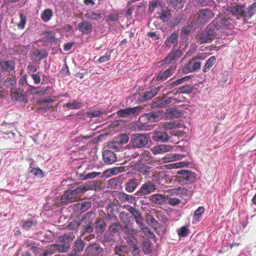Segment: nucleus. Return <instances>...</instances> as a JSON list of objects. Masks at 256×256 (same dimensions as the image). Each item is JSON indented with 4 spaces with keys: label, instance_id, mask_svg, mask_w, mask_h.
<instances>
[{
    "label": "nucleus",
    "instance_id": "c03bdc74",
    "mask_svg": "<svg viewBox=\"0 0 256 256\" xmlns=\"http://www.w3.org/2000/svg\"><path fill=\"white\" fill-rule=\"evenodd\" d=\"M174 100V98L172 97L164 96L158 101V106H164L165 105L171 103Z\"/></svg>",
    "mask_w": 256,
    "mask_h": 256
},
{
    "label": "nucleus",
    "instance_id": "a878e982",
    "mask_svg": "<svg viewBox=\"0 0 256 256\" xmlns=\"http://www.w3.org/2000/svg\"><path fill=\"white\" fill-rule=\"evenodd\" d=\"M47 54L43 49L36 50L32 54V58L35 62L39 61L46 56Z\"/></svg>",
    "mask_w": 256,
    "mask_h": 256
},
{
    "label": "nucleus",
    "instance_id": "423d86ee",
    "mask_svg": "<svg viewBox=\"0 0 256 256\" xmlns=\"http://www.w3.org/2000/svg\"><path fill=\"white\" fill-rule=\"evenodd\" d=\"M136 169V171L144 176L146 179L154 176L156 173V171L152 166L144 164H138Z\"/></svg>",
    "mask_w": 256,
    "mask_h": 256
},
{
    "label": "nucleus",
    "instance_id": "c85d7f7f",
    "mask_svg": "<svg viewBox=\"0 0 256 256\" xmlns=\"http://www.w3.org/2000/svg\"><path fill=\"white\" fill-rule=\"evenodd\" d=\"M128 254V248L126 246L120 245L115 248L114 256H126Z\"/></svg>",
    "mask_w": 256,
    "mask_h": 256
},
{
    "label": "nucleus",
    "instance_id": "7ed1b4c3",
    "mask_svg": "<svg viewBox=\"0 0 256 256\" xmlns=\"http://www.w3.org/2000/svg\"><path fill=\"white\" fill-rule=\"evenodd\" d=\"M204 56H194L188 63L186 64L182 68V70L184 74H187L192 72L200 70L202 62L200 60H204Z\"/></svg>",
    "mask_w": 256,
    "mask_h": 256
},
{
    "label": "nucleus",
    "instance_id": "393cba45",
    "mask_svg": "<svg viewBox=\"0 0 256 256\" xmlns=\"http://www.w3.org/2000/svg\"><path fill=\"white\" fill-rule=\"evenodd\" d=\"M166 196L160 194H154L150 196V200L157 204H162L166 202Z\"/></svg>",
    "mask_w": 256,
    "mask_h": 256
},
{
    "label": "nucleus",
    "instance_id": "f704fd0d",
    "mask_svg": "<svg viewBox=\"0 0 256 256\" xmlns=\"http://www.w3.org/2000/svg\"><path fill=\"white\" fill-rule=\"evenodd\" d=\"M163 4L160 0H154L149 2L148 10L152 13L156 8H162Z\"/></svg>",
    "mask_w": 256,
    "mask_h": 256
},
{
    "label": "nucleus",
    "instance_id": "774afa93",
    "mask_svg": "<svg viewBox=\"0 0 256 256\" xmlns=\"http://www.w3.org/2000/svg\"><path fill=\"white\" fill-rule=\"evenodd\" d=\"M31 76L32 80H34L35 84H38L40 83L41 79L40 77V74L39 72L34 74H32Z\"/></svg>",
    "mask_w": 256,
    "mask_h": 256
},
{
    "label": "nucleus",
    "instance_id": "e2e57ef3",
    "mask_svg": "<svg viewBox=\"0 0 256 256\" xmlns=\"http://www.w3.org/2000/svg\"><path fill=\"white\" fill-rule=\"evenodd\" d=\"M5 83L8 86H14L16 83V78L14 77H8L5 81Z\"/></svg>",
    "mask_w": 256,
    "mask_h": 256
},
{
    "label": "nucleus",
    "instance_id": "cd10ccee",
    "mask_svg": "<svg viewBox=\"0 0 256 256\" xmlns=\"http://www.w3.org/2000/svg\"><path fill=\"white\" fill-rule=\"evenodd\" d=\"M84 106L82 102L80 101L72 100L67 102L65 106L68 109L78 110L82 108Z\"/></svg>",
    "mask_w": 256,
    "mask_h": 256
},
{
    "label": "nucleus",
    "instance_id": "e433bc0d",
    "mask_svg": "<svg viewBox=\"0 0 256 256\" xmlns=\"http://www.w3.org/2000/svg\"><path fill=\"white\" fill-rule=\"evenodd\" d=\"M256 11V2L252 5L248 6L247 8H245L246 18H250L254 14Z\"/></svg>",
    "mask_w": 256,
    "mask_h": 256
},
{
    "label": "nucleus",
    "instance_id": "bb28decb",
    "mask_svg": "<svg viewBox=\"0 0 256 256\" xmlns=\"http://www.w3.org/2000/svg\"><path fill=\"white\" fill-rule=\"evenodd\" d=\"M0 66L2 70L10 72L14 69V64L13 61L4 60L0 62Z\"/></svg>",
    "mask_w": 256,
    "mask_h": 256
},
{
    "label": "nucleus",
    "instance_id": "052dcab7",
    "mask_svg": "<svg viewBox=\"0 0 256 256\" xmlns=\"http://www.w3.org/2000/svg\"><path fill=\"white\" fill-rule=\"evenodd\" d=\"M142 108L140 106H138L134 108H128L130 115L136 116L138 115L140 112Z\"/></svg>",
    "mask_w": 256,
    "mask_h": 256
},
{
    "label": "nucleus",
    "instance_id": "f257e3e1",
    "mask_svg": "<svg viewBox=\"0 0 256 256\" xmlns=\"http://www.w3.org/2000/svg\"><path fill=\"white\" fill-rule=\"evenodd\" d=\"M218 34L216 26L212 24L197 36L200 44L208 43L212 41L214 36Z\"/></svg>",
    "mask_w": 256,
    "mask_h": 256
},
{
    "label": "nucleus",
    "instance_id": "13d9d810",
    "mask_svg": "<svg viewBox=\"0 0 256 256\" xmlns=\"http://www.w3.org/2000/svg\"><path fill=\"white\" fill-rule=\"evenodd\" d=\"M116 113L118 116L122 118H126L130 116L128 108L120 110Z\"/></svg>",
    "mask_w": 256,
    "mask_h": 256
},
{
    "label": "nucleus",
    "instance_id": "de8ad7c7",
    "mask_svg": "<svg viewBox=\"0 0 256 256\" xmlns=\"http://www.w3.org/2000/svg\"><path fill=\"white\" fill-rule=\"evenodd\" d=\"M185 179L183 180L182 183L185 184H188L190 183H192L194 182L195 180L194 174L193 172H192L189 171L188 173L186 176H185Z\"/></svg>",
    "mask_w": 256,
    "mask_h": 256
},
{
    "label": "nucleus",
    "instance_id": "f03ea898",
    "mask_svg": "<svg viewBox=\"0 0 256 256\" xmlns=\"http://www.w3.org/2000/svg\"><path fill=\"white\" fill-rule=\"evenodd\" d=\"M72 240V234H65L59 238L60 244H52L50 246V249L56 250L59 252H66L70 248V242Z\"/></svg>",
    "mask_w": 256,
    "mask_h": 256
},
{
    "label": "nucleus",
    "instance_id": "864d4df0",
    "mask_svg": "<svg viewBox=\"0 0 256 256\" xmlns=\"http://www.w3.org/2000/svg\"><path fill=\"white\" fill-rule=\"evenodd\" d=\"M129 140V136L126 134H121L118 138V142L120 144H125L128 142Z\"/></svg>",
    "mask_w": 256,
    "mask_h": 256
},
{
    "label": "nucleus",
    "instance_id": "603ef678",
    "mask_svg": "<svg viewBox=\"0 0 256 256\" xmlns=\"http://www.w3.org/2000/svg\"><path fill=\"white\" fill-rule=\"evenodd\" d=\"M182 0H168V3L170 4L174 8H182L183 4Z\"/></svg>",
    "mask_w": 256,
    "mask_h": 256
},
{
    "label": "nucleus",
    "instance_id": "37998d69",
    "mask_svg": "<svg viewBox=\"0 0 256 256\" xmlns=\"http://www.w3.org/2000/svg\"><path fill=\"white\" fill-rule=\"evenodd\" d=\"M190 164L188 162L184 161L178 162L176 163L171 164L168 165V168H184L185 166L188 167Z\"/></svg>",
    "mask_w": 256,
    "mask_h": 256
},
{
    "label": "nucleus",
    "instance_id": "5fc2aeb1",
    "mask_svg": "<svg viewBox=\"0 0 256 256\" xmlns=\"http://www.w3.org/2000/svg\"><path fill=\"white\" fill-rule=\"evenodd\" d=\"M178 235L180 237L186 236L188 233V230L186 226H183L177 230Z\"/></svg>",
    "mask_w": 256,
    "mask_h": 256
},
{
    "label": "nucleus",
    "instance_id": "2eb2a0df",
    "mask_svg": "<svg viewBox=\"0 0 256 256\" xmlns=\"http://www.w3.org/2000/svg\"><path fill=\"white\" fill-rule=\"evenodd\" d=\"M178 35L176 32H172L170 36H168L166 40L164 46L165 48H174L178 44Z\"/></svg>",
    "mask_w": 256,
    "mask_h": 256
},
{
    "label": "nucleus",
    "instance_id": "8fccbe9b",
    "mask_svg": "<svg viewBox=\"0 0 256 256\" xmlns=\"http://www.w3.org/2000/svg\"><path fill=\"white\" fill-rule=\"evenodd\" d=\"M90 138V136H79L74 139V142L76 145H78L80 144H85L86 142Z\"/></svg>",
    "mask_w": 256,
    "mask_h": 256
},
{
    "label": "nucleus",
    "instance_id": "9b49d317",
    "mask_svg": "<svg viewBox=\"0 0 256 256\" xmlns=\"http://www.w3.org/2000/svg\"><path fill=\"white\" fill-rule=\"evenodd\" d=\"M158 90V88L150 87L146 92H144L139 94L138 100L141 102H144L150 100L156 95Z\"/></svg>",
    "mask_w": 256,
    "mask_h": 256
},
{
    "label": "nucleus",
    "instance_id": "f3484780",
    "mask_svg": "<svg viewBox=\"0 0 256 256\" xmlns=\"http://www.w3.org/2000/svg\"><path fill=\"white\" fill-rule=\"evenodd\" d=\"M140 184L138 179L132 178L129 179L124 184L125 190L130 193L134 192L138 188Z\"/></svg>",
    "mask_w": 256,
    "mask_h": 256
},
{
    "label": "nucleus",
    "instance_id": "69168bd1",
    "mask_svg": "<svg viewBox=\"0 0 256 256\" xmlns=\"http://www.w3.org/2000/svg\"><path fill=\"white\" fill-rule=\"evenodd\" d=\"M192 28V26L190 25H188L186 26H184L181 30V35L182 36H186L188 34L190 33Z\"/></svg>",
    "mask_w": 256,
    "mask_h": 256
},
{
    "label": "nucleus",
    "instance_id": "1a4fd4ad",
    "mask_svg": "<svg viewBox=\"0 0 256 256\" xmlns=\"http://www.w3.org/2000/svg\"><path fill=\"white\" fill-rule=\"evenodd\" d=\"M214 16V13L208 8L200 10L198 13L197 20L201 24L208 23Z\"/></svg>",
    "mask_w": 256,
    "mask_h": 256
},
{
    "label": "nucleus",
    "instance_id": "dca6fc26",
    "mask_svg": "<svg viewBox=\"0 0 256 256\" xmlns=\"http://www.w3.org/2000/svg\"><path fill=\"white\" fill-rule=\"evenodd\" d=\"M158 116L156 112H152L146 114L139 118L138 122L142 124H146L148 122H154L158 120Z\"/></svg>",
    "mask_w": 256,
    "mask_h": 256
},
{
    "label": "nucleus",
    "instance_id": "4d7b16f0",
    "mask_svg": "<svg viewBox=\"0 0 256 256\" xmlns=\"http://www.w3.org/2000/svg\"><path fill=\"white\" fill-rule=\"evenodd\" d=\"M128 218V214L126 212H122L120 214V220L126 224L129 222Z\"/></svg>",
    "mask_w": 256,
    "mask_h": 256
},
{
    "label": "nucleus",
    "instance_id": "9d476101",
    "mask_svg": "<svg viewBox=\"0 0 256 256\" xmlns=\"http://www.w3.org/2000/svg\"><path fill=\"white\" fill-rule=\"evenodd\" d=\"M94 218L92 214H86L84 215V220L88 219V224L82 226V229L81 230V236H84L86 234H91L94 230V226L92 224V218Z\"/></svg>",
    "mask_w": 256,
    "mask_h": 256
},
{
    "label": "nucleus",
    "instance_id": "aec40b11",
    "mask_svg": "<svg viewBox=\"0 0 256 256\" xmlns=\"http://www.w3.org/2000/svg\"><path fill=\"white\" fill-rule=\"evenodd\" d=\"M76 199L74 194L72 190H67L64 192V195L61 198V204H66L70 202H72Z\"/></svg>",
    "mask_w": 256,
    "mask_h": 256
},
{
    "label": "nucleus",
    "instance_id": "6ab92c4d",
    "mask_svg": "<svg viewBox=\"0 0 256 256\" xmlns=\"http://www.w3.org/2000/svg\"><path fill=\"white\" fill-rule=\"evenodd\" d=\"M176 70V66H171L168 68L164 72H161L158 73L156 77V80L157 81H164L168 78L170 76L172 75L174 72Z\"/></svg>",
    "mask_w": 256,
    "mask_h": 256
},
{
    "label": "nucleus",
    "instance_id": "b1692460",
    "mask_svg": "<svg viewBox=\"0 0 256 256\" xmlns=\"http://www.w3.org/2000/svg\"><path fill=\"white\" fill-rule=\"evenodd\" d=\"M172 148V146L167 144H160L154 146L152 148V152L154 154L164 153L170 151Z\"/></svg>",
    "mask_w": 256,
    "mask_h": 256
},
{
    "label": "nucleus",
    "instance_id": "a211bd4d",
    "mask_svg": "<svg viewBox=\"0 0 256 256\" xmlns=\"http://www.w3.org/2000/svg\"><path fill=\"white\" fill-rule=\"evenodd\" d=\"M77 29L82 32V34H90L92 30V26L91 24L88 21L82 22L78 24Z\"/></svg>",
    "mask_w": 256,
    "mask_h": 256
},
{
    "label": "nucleus",
    "instance_id": "bf43d9fd",
    "mask_svg": "<svg viewBox=\"0 0 256 256\" xmlns=\"http://www.w3.org/2000/svg\"><path fill=\"white\" fill-rule=\"evenodd\" d=\"M20 20L18 24V27L20 29H23L24 28L26 21V16L22 13L20 14Z\"/></svg>",
    "mask_w": 256,
    "mask_h": 256
},
{
    "label": "nucleus",
    "instance_id": "4c0bfd02",
    "mask_svg": "<svg viewBox=\"0 0 256 256\" xmlns=\"http://www.w3.org/2000/svg\"><path fill=\"white\" fill-rule=\"evenodd\" d=\"M118 198L123 202H128L130 203H133L135 201L134 197L130 195L127 194L124 192L119 193Z\"/></svg>",
    "mask_w": 256,
    "mask_h": 256
},
{
    "label": "nucleus",
    "instance_id": "ddd939ff",
    "mask_svg": "<svg viewBox=\"0 0 256 256\" xmlns=\"http://www.w3.org/2000/svg\"><path fill=\"white\" fill-rule=\"evenodd\" d=\"M10 95L13 101L24 102L26 98L24 91L20 88H12L10 90Z\"/></svg>",
    "mask_w": 256,
    "mask_h": 256
},
{
    "label": "nucleus",
    "instance_id": "a19ab883",
    "mask_svg": "<svg viewBox=\"0 0 256 256\" xmlns=\"http://www.w3.org/2000/svg\"><path fill=\"white\" fill-rule=\"evenodd\" d=\"M37 222L35 220H26L22 224V228L26 231L30 230L34 227L36 228Z\"/></svg>",
    "mask_w": 256,
    "mask_h": 256
},
{
    "label": "nucleus",
    "instance_id": "412c9836",
    "mask_svg": "<svg viewBox=\"0 0 256 256\" xmlns=\"http://www.w3.org/2000/svg\"><path fill=\"white\" fill-rule=\"evenodd\" d=\"M152 140L156 142H164L169 139L167 132H155L152 136Z\"/></svg>",
    "mask_w": 256,
    "mask_h": 256
},
{
    "label": "nucleus",
    "instance_id": "a18cd8bd",
    "mask_svg": "<svg viewBox=\"0 0 256 256\" xmlns=\"http://www.w3.org/2000/svg\"><path fill=\"white\" fill-rule=\"evenodd\" d=\"M106 224L103 220H99L96 222V230L100 232H102L106 230Z\"/></svg>",
    "mask_w": 256,
    "mask_h": 256
},
{
    "label": "nucleus",
    "instance_id": "58836bf2",
    "mask_svg": "<svg viewBox=\"0 0 256 256\" xmlns=\"http://www.w3.org/2000/svg\"><path fill=\"white\" fill-rule=\"evenodd\" d=\"M52 12L50 9L45 10L41 14V18L43 22H48L52 16Z\"/></svg>",
    "mask_w": 256,
    "mask_h": 256
},
{
    "label": "nucleus",
    "instance_id": "338daca9",
    "mask_svg": "<svg viewBox=\"0 0 256 256\" xmlns=\"http://www.w3.org/2000/svg\"><path fill=\"white\" fill-rule=\"evenodd\" d=\"M164 162H169L174 160V154H168L162 158Z\"/></svg>",
    "mask_w": 256,
    "mask_h": 256
},
{
    "label": "nucleus",
    "instance_id": "0eeeda50",
    "mask_svg": "<svg viewBox=\"0 0 256 256\" xmlns=\"http://www.w3.org/2000/svg\"><path fill=\"white\" fill-rule=\"evenodd\" d=\"M148 141L146 134H136L134 136L130 141V146L134 148H140L146 146Z\"/></svg>",
    "mask_w": 256,
    "mask_h": 256
},
{
    "label": "nucleus",
    "instance_id": "c9c22d12",
    "mask_svg": "<svg viewBox=\"0 0 256 256\" xmlns=\"http://www.w3.org/2000/svg\"><path fill=\"white\" fill-rule=\"evenodd\" d=\"M204 212V208L203 206H199L196 209L194 214L193 223L198 222L202 219V215Z\"/></svg>",
    "mask_w": 256,
    "mask_h": 256
},
{
    "label": "nucleus",
    "instance_id": "20e7f679",
    "mask_svg": "<svg viewBox=\"0 0 256 256\" xmlns=\"http://www.w3.org/2000/svg\"><path fill=\"white\" fill-rule=\"evenodd\" d=\"M157 186L153 181L148 180L142 185L134 195L138 196H148L154 192Z\"/></svg>",
    "mask_w": 256,
    "mask_h": 256
},
{
    "label": "nucleus",
    "instance_id": "6e6d98bb",
    "mask_svg": "<svg viewBox=\"0 0 256 256\" xmlns=\"http://www.w3.org/2000/svg\"><path fill=\"white\" fill-rule=\"evenodd\" d=\"M170 16V13L169 10H162L160 14V18L164 22L168 21L169 16Z\"/></svg>",
    "mask_w": 256,
    "mask_h": 256
},
{
    "label": "nucleus",
    "instance_id": "680f3d73",
    "mask_svg": "<svg viewBox=\"0 0 256 256\" xmlns=\"http://www.w3.org/2000/svg\"><path fill=\"white\" fill-rule=\"evenodd\" d=\"M104 112L102 110H90L88 112V114L93 118L98 117L104 114Z\"/></svg>",
    "mask_w": 256,
    "mask_h": 256
},
{
    "label": "nucleus",
    "instance_id": "4be33fe9",
    "mask_svg": "<svg viewBox=\"0 0 256 256\" xmlns=\"http://www.w3.org/2000/svg\"><path fill=\"white\" fill-rule=\"evenodd\" d=\"M138 156H140V157L138 164H146V162H148L150 160V156L148 152L142 150L140 154L136 153L135 154L132 156V158H134Z\"/></svg>",
    "mask_w": 256,
    "mask_h": 256
},
{
    "label": "nucleus",
    "instance_id": "49530a36",
    "mask_svg": "<svg viewBox=\"0 0 256 256\" xmlns=\"http://www.w3.org/2000/svg\"><path fill=\"white\" fill-rule=\"evenodd\" d=\"M166 202L172 206H175L180 204V199L175 198H172L169 196L168 195L166 196Z\"/></svg>",
    "mask_w": 256,
    "mask_h": 256
},
{
    "label": "nucleus",
    "instance_id": "f8f14e48",
    "mask_svg": "<svg viewBox=\"0 0 256 256\" xmlns=\"http://www.w3.org/2000/svg\"><path fill=\"white\" fill-rule=\"evenodd\" d=\"M230 12L237 19L246 17L245 6L243 5H236L230 8Z\"/></svg>",
    "mask_w": 256,
    "mask_h": 256
},
{
    "label": "nucleus",
    "instance_id": "72a5a7b5",
    "mask_svg": "<svg viewBox=\"0 0 256 256\" xmlns=\"http://www.w3.org/2000/svg\"><path fill=\"white\" fill-rule=\"evenodd\" d=\"M85 246V243L81 239L76 240L74 242L72 248L73 250L78 253L82 252Z\"/></svg>",
    "mask_w": 256,
    "mask_h": 256
},
{
    "label": "nucleus",
    "instance_id": "3c124183",
    "mask_svg": "<svg viewBox=\"0 0 256 256\" xmlns=\"http://www.w3.org/2000/svg\"><path fill=\"white\" fill-rule=\"evenodd\" d=\"M86 190L87 188L84 186L80 185L79 187L76 188L74 190H72V192L74 194V195L76 198L78 195L86 192Z\"/></svg>",
    "mask_w": 256,
    "mask_h": 256
},
{
    "label": "nucleus",
    "instance_id": "4468645a",
    "mask_svg": "<svg viewBox=\"0 0 256 256\" xmlns=\"http://www.w3.org/2000/svg\"><path fill=\"white\" fill-rule=\"evenodd\" d=\"M167 192L169 196H179L182 198H184L188 196V190L184 187L174 188L168 190Z\"/></svg>",
    "mask_w": 256,
    "mask_h": 256
},
{
    "label": "nucleus",
    "instance_id": "5701e85b",
    "mask_svg": "<svg viewBox=\"0 0 256 256\" xmlns=\"http://www.w3.org/2000/svg\"><path fill=\"white\" fill-rule=\"evenodd\" d=\"M103 159L105 163L112 164L116 162V154L112 151L104 150L102 152Z\"/></svg>",
    "mask_w": 256,
    "mask_h": 256
},
{
    "label": "nucleus",
    "instance_id": "09e8293b",
    "mask_svg": "<svg viewBox=\"0 0 256 256\" xmlns=\"http://www.w3.org/2000/svg\"><path fill=\"white\" fill-rule=\"evenodd\" d=\"M112 50L106 52L104 55L101 56L98 60L99 63H103L108 61L110 59V56Z\"/></svg>",
    "mask_w": 256,
    "mask_h": 256
},
{
    "label": "nucleus",
    "instance_id": "6e6552de",
    "mask_svg": "<svg viewBox=\"0 0 256 256\" xmlns=\"http://www.w3.org/2000/svg\"><path fill=\"white\" fill-rule=\"evenodd\" d=\"M182 51L180 49L172 48V51L162 60L163 65L174 64L182 56Z\"/></svg>",
    "mask_w": 256,
    "mask_h": 256
},
{
    "label": "nucleus",
    "instance_id": "7c9ffc66",
    "mask_svg": "<svg viewBox=\"0 0 256 256\" xmlns=\"http://www.w3.org/2000/svg\"><path fill=\"white\" fill-rule=\"evenodd\" d=\"M74 206L77 210L84 212L91 206V202L90 201L82 202L76 204Z\"/></svg>",
    "mask_w": 256,
    "mask_h": 256
},
{
    "label": "nucleus",
    "instance_id": "0e129e2a",
    "mask_svg": "<svg viewBox=\"0 0 256 256\" xmlns=\"http://www.w3.org/2000/svg\"><path fill=\"white\" fill-rule=\"evenodd\" d=\"M189 170H180L178 172V174L180 175L179 176V179L181 182H182L183 180L185 179V176H186Z\"/></svg>",
    "mask_w": 256,
    "mask_h": 256
},
{
    "label": "nucleus",
    "instance_id": "39448f33",
    "mask_svg": "<svg viewBox=\"0 0 256 256\" xmlns=\"http://www.w3.org/2000/svg\"><path fill=\"white\" fill-rule=\"evenodd\" d=\"M232 20L228 18L218 17L212 22V24L216 26L219 33L221 30L230 29L232 28Z\"/></svg>",
    "mask_w": 256,
    "mask_h": 256
},
{
    "label": "nucleus",
    "instance_id": "473e14b6",
    "mask_svg": "<svg viewBox=\"0 0 256 256\" xmlns=\"http://www.w3.org/2000/svg\"><path fill=\"white\" fill-rule=\"evenodd\" d=\"M216 58L214 56H210L202 68V72H208L216 64Z\"/></svg>",
    "mask_w": 256,
    "mask_h": 256
},
{
    "label": "nucleus",
    "instance_id": "c756f323",
    "mask_svg": "<svg viewBox=\"0 0 256 256\" xmlns=\"http://www.w3.org/2000/svg\"><path fill=\"white\" fill-rule=\"evenodd\" d=\"M85 17L90 20L98 21L102 19V15L100 12H89L84 14Z\"/></svg>",
    "mask_w": 256,
    "mask_h": 256
},
{
    "label": "nucleus",
    "instance_id": "2f4dec72",
    "mask_svg": "<svg viewBox=\"0 0 256 256\" xmlns=\"http://www.w3.org/2000/svg\"><path fill=\"white\" fill-rule=\"evenodd\" d=\"M25 244L26 247L29 248L30 250L35 254L36 256H37V254L39 253L40 250V248L38 247L39 244H36V242L30 240L26 242Z\"/></svg>",
    "mask_w": 256,
    "mask_h": 256
},
{
    "label": "nucleus",
    "instance_id": "ea45409f",
    "mask_svg": "<svg viewBox=\"0 0 256 256\" xmlns=\"http://www.w3.org/2000/svg\"><path fill=\"white\" fill-rule=\"evenodd\" d=\"M127 242L131 246L134 252H138V248L136 245V240L132 236H128L125 238Z\"/></svg>",
    "mask_w": 256,
    "mask_h": 256
},
{
    "label": "nucleus",
    "instance_id": "79ce46f5",
    "mask_svg": "<svg viewBox=\"0 0 256 256\" xmlns=\"http://www.w3.org/2000/svg\"><path fill=\"white\" fill-rule=\"evenodd\" d=\"M142 250L145 254H148L152 251L151 242L148 238L143 241Z\"/></svg>",
    "mask_w": 256,
    "mask_h": 256
}]
</instances>
